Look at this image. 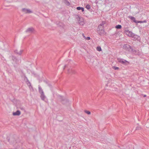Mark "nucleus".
Here are the masks:
<instances>
[{
  "label": "nucleus",
  "instance_id": "obj_1",
  "mask_svg": "<svg viewBox=\"0 0 149 149\" xmlns=\"http://www.w3.org/2000/svg\"><path fill=\"white\" fill-rule=\"evenodd\" d=\"M76 17L77 19L79 21V24L81 25H83L84 24V19L82 17H79L78 15H77L76 16Z\"/></svg>",
  "mask_w": 149,
  "mask_h": 149
},
{
  "label": "nucleus",
  "instance_id": "obj_2",
  "mask_svg": "<svg viewBox=\"0 0 149 149\" xmlns=\"http://www.w3.org/2000/svg\"><path fill=\"white\" fill-rule=\"evenodd\" d=\"M123 48L125 50L129 52H131V51L132 50V48L131 46L127 44L124 45L123 46Z\"/></svg>",
  "mask_w": 149,
  "mask_h": 149
},
{
  "label": "nucleus",
  "instance_id": "obj_3",
  "mask_svg": "<svg viewBox=\"0 0 149 149\" xmlns=\"http://www.w3.org/2000/svg\"><path fill=\"white\" fill-rule=\"evenodd\" d=\"M35 31L34 29L32 27H31L28 28L25 32L29 33H33Z\"/></svg>",
  "mask_w": 149,
  "mask_h": 149
},
{
  "label": "nucleus",
  "instance_id": "obj_4",
  "mask_svg": "<svg viewBox=\"0 0 149 149\" xmlns=\"http://www.w3.org/2000/svg\"><path fill=\"white\" fill-rule=\"evenodd\" d=\"M105 24V21H102L100 25L98 26V28L97 29V30H100L101 29H104V25Z\"/></svg>",
  "mask_w": 149,
  "mask_h": 149
},
{
  "label": "nucleus",
  "instance_id": "obj_5",
  "mask_svg": "<svg viewBox=\"0 0 149 149\" xmlns=\"http://www.w3.org/2000/svg\"><path fill=\"white\" fill-rule=\"evenodd\" d=\"M22 11L25 14L32 13V11L26 8H23Z\"/></svg>",
  "mask_w": 149,
  "mask_h": 149
},
{
  "label": "nucleus",
  "instance_id": "obj_6",
  "mask_svg": "<svg viewBox=\"0 0 149 149\" xmlns=\"http://www.w3.org/2000/svg\"><path fill=\"white\" fill-rule=\"evenodd\" d=\"M59 98L61 100L62 103L63 104H65V103L68 102V101L67 99H65L63 97H62L61 96H59Z\"/></svg>",
  "mask_w": 149,
  "mask_h": 149
},
{
  "label": "nucleus",
  "instance_id": "obj_7",
  "mask_svg": "<svg viewBox=\"0 0 149 149\" xmlns=\"http://www.w3.org/2000/svg\"><path fill=\"white\" fill-rule=\"evenodd\" d=\"M98 33L100 36H102L105 34V31L104 29H101L97 30Z\"/></svg>",
  "mask_w": 149,
  "mask_h": 149
},
{
  "label": "nucleus",
  "instance_id": "obj_8",
  "mask_svg": "<svg viewBox=\"0 0 149 149\" xmlns=\"http://www.w3.org/2000/svg\"><path fill=\"white\" fill-rule=\"evenodd\" d=\"M125 33L126 35L129 36L131 37L132 36V33L128 30H125Z\"/></svg>",
  "mask_w": 149,
  "mask_h": 149
},
{
  "label": "nucleus",
  "instance_id": "obj_9",
  "mask_svg": "<svg viewBox=\"0 0 149 149\" xmlns=\"http://www.w3.org/2000/svg\"><path fill=\"white\" fill-rule=\"evenodd\" d=\"M12 59L13 61H15L16 63H17L18 62V60L16 57L14 56H12Z\"/></svg>",
  "mask_w": 149,
  "mask_h": 149
},
{
  "label": "nucleus",
  "instance_id": "obj_10",
  "mask_svg": "<svg viewBox=\"0 0 149 149\" xmlns=\"http://www.w3.org/2000/svg\"><path fill=\"white\" fill-rule=\"evenodd\" d=\"M40 97L42 100L45 101V100L46 98V97L44 93L40 94Z\"/></svg>",
  "mask_w": 149,
  "mask_h": 149
},
{
  "label": "nucleus",
  "instance_id": "obj_11",
  "mask_svg": "<svg viewBox=\"0 0 149 149\" xmlns=\"http://www.w3.org/2000/svg\"><path fill=\"white\" fill-rule=\"evenodd\" d=\"M21 112L19 111L18 110L16 112H13V116H19Z\"/></svg>",
  "mask_w": 149,
  "mask_h": 149
},
{
  "label": "nucleus",
  "instance_id": "obj_12",
  "mask_svg": "<svg viewBox=\"0 0 149 149\" xmlns=\"http://www.w3.org/2000/svg\"><path fill=\"white\" fill-rule=\"evenodd\" d=\"M23 51V50H20L19 51H18L17 49H16L15 51L14 52L16 54L20 55Z\"/></svg>",
  "mask_w": 149,
  "mask_h": 149
},
{
  "label": "nucleus",
  "instance_id": "obj_13",
  "mask_svg": "<svg viewBox=\"0 0 149 149\" xmlns=\"http://www.w3.org/2000/svg\"><path fill=\"white\" fill-rule=\"evenodd\" d=\"M68 72L69 73H72L73 74H75L76 73V71L74 70L70 69L68 70Z\"/></svg>",
  "mask_w": 149,
  "mask_h": 149
},
{
  "label": "nucleus",
  "instance_id": "obj_14",
  "mask_svg": "<svg viewBox=\"0 0 149 149\" xmlns=\"http://www.w3.org/2000/svg\"><path fill=\"white\" fill-rule=\"evenodd\" d=\"M25 78L26 79H27V81H26V83L28 85V86H29V87L30 88V89L31 88H32V87L31 86V83H30V82H29V80L28 79H27V78L25 76Z\"/></svg>",
  "mask_w": 149,
  "mask_h": 149
},
{
  "label": "nucleus",
  "instance_id": "obj_15",
  "mask_svg": "<svg viewBox=\"0 0 149 149\" xmlns=\"http://www.w3.org/2000/svg\"><path fill=\"white\" fill-rule=\"evenodd\" d=\"M130 18L132 20H133L134 22L136 23H138V21L136 20L135 19V18L131 16L130 17Z\"/></svg>",
  "mask_w": 149,
  "mask_h": 149
},
{
  "label": "nucleus",
  "instance_id": "obj_16",
  "mask_svg": "<svg viewBox=\"0 0 149 149\" xmlns=\"http://www.w3.org/2000/svg\"><path fill=\"white\" fill-rule=\"evenodd\" d=\"M38 89L39 92L40 94L44 93L43 90H42V88L40 86H39Z\"/></svg>",
  "mask_w": 149,
  "mask_h": 149
},
{
  "label": "nucleus",
  "instance_id": "obj_17",
  "mask_svg": "<svg viewBox=\"0 0 149 149\" xmlns=\"http://www.w3.org/2000/svg\"><path fill=\"white\" fill-rule=\"evenodd\" d=\"M131 52H132V53L135 54H137L138 51L134 50L132 49V50L131 51Z\"/></svg>",
  "mask_w": 149,
  "mask_h": 149
},
{
  "label": "nucleus",
  "instance_id": "obj_18",
  "mask_svg": "<svg viewBox=\"0 0 149 149\" xmlns=\"http://www.w3.org/2000/svg\"><path fill=\"white\" fill-rule=\"evenodd\" d=\"M121 26L120 25H118L116 26V28L117 29H120L121 28Z\"/></svg>",
  "mask_w": 149,
  "mask_h": 149
},
{
  "label": "nucleus",
  "instance_id": "obj_19",
  "mask_svg": "<svg viewBox=\"0 0 149 149\" xmlns=\"http://www.w3.org/2000/svg\"><path fill=\"white\" fill-rule=\"evenodd\" d=\"M84 112L86 113H87V114H88V115H90L91 114V113L90 111H87L86 110H84Z\"/></svg>",
  "mask_w": 149,
  "mask_h": 149
},
{
  "label": "nucleus",
  "instance_id": "obj_20",
  "mask_svg": "<svg viewBox=\"0 0 149 149\" xmlns=\"http://www.w3.org/2000/svg\"><path fill=\"white\" fill-rule=\"evenodd\" d=\"M96 49L97 50L99 51H101L102 50L101 47L99 46L97 47Z\"/></svg>",
  "mask_w": 149,
  "mask_h": 149
},
{
  "label": "nucleus",
  "instance_id": "obj_21",
  "mask_svg": "<svg viewBox=\"0 0 149 149\" xmlns=\"http://www.w3.org/2000/svg\"><path fill=\"white\" fill-rule=\"evenodd\" d=\"M86 8L88 10L90 9L91 8V7L89 5L87 4L86 6Z\"/></svg>",
  "mask_w": 149,
  "mask_h": 149
},
{
  "label": "nucleus",
  "instance_id": "obj_22",
  "mask_svg": "<svg viewBox=\"0 0 149 149\" xmlns=\"http://www.w3.org/2000/svg\"><path fill=\"white\" fill-rule=\"evenodd\" d=\"M127 62L126 61L123 60L122 61H121V63L123 64H125Z\"/></svg>",
  "mask_w": 149,
  "mask_h": 149
},
{
  "label": "nucleus",
  "instance_id": "obj_23",
  "mask_svg": "<svg viewBox=\"0 0 149 149\" xmlns=\"http://www.w3.org/2000/svg\"><path fill=\"white\" fill-rule=\"evenodd\" d=\"M82 7H78L77 8V9L78 10H81Z\"/></svg>",
  "mask_w": 149,
  "mask_h": 149
},
{
  "label": "nucleus",
  "instance_id": "obj_24",
  "mask_svg": "<svg viewBox=\"0 0 149 149\" xmlns=\"http://www.w3.org/2000/svg\"><path fill=\"white\" fill-rule=\"evenodd\" d=\"M113 68L115 70H117V69H118V68H119L118 67H116V66H113Z\"/></svg>",
  "mask_w": 149,
  "mask_h": 149
},
{
  "label": "nucleus",
  "instance_id": "obj_25",
  "mask_svg": "<svg viewBox=\"0 0 149 149\" xmlns=\"http://www.w3.org/2000/svg\"><path fill=\"white\" fill-rule=\"evenodd\" d=\"M141 129V127H137L136 128V130H139Z\"/></svg>",
  "mask_w": 149,
  "mask_h": 149
},
{
  "label": "nucleus",
  "instance_id": "obj_26",
  "mask_svg": "<svg viewBox=\"0 0 149 149\" xmlns=\"http://www.w3.org/2000/svg\"><path fill=\"white\" fill-rule=\"evenodd\" d=\"M66 4L68 5L69 6L70 5V3L68 1H66Z\"/></svg>",
  "mask_w": 149,
  "mask_h": 149
},
{
  "label": "nucleus",
  "instance_id": "obj_27",
  "mask_svg": "<svg viewBox=\"0 0 149 149\" xmlns=\"http://www.w3.org/2000/svg\"><path fill=\"white\" fill-rule=\"evenodd\" d=\"M19 108L22 110H24V108L23 107H19Z\"/></svg>",
  "mask_w": 149,
  "mask_h": 149
},
{
  "label": "nucleus",
  "instance_id": "obj_28",
  "mask_svg": "<svg viewBox=\"0 0 149 149\" xmlns=\"http://www.w3.org/2000/svg\"><path fill=\"white\" fill-rule=\"evenodd\" d=\"M118 61L119 62L121 63V61H122L123 60V59H118Z\"/></svg>",
  "mask_w": 149,
  "mask_h": 149
},
{
  "label": "nucleus",
  "instance_id": "obj_29",
  "mask_svg": "<svg viewBox=\"0 0 149 149\" xmlns=\"http://www.w3.org/2000/svg\"><path fill=\"white\" fill-rule=\"evenodd\" d=\"M86 39L87 40H89L90 39V37H88L86 38Z\"/></svg>",
  "mask_w": 149,
  "mask_h": 149
},
{
  "label": "nucleus",
  "instance_id": "obj_30",
  "mask_svg": "<svg viewBox=\"0 0 149 149\" xmlns=\"http://www.w3.org/2000/svg\"><path fill=\"white\" fill-rule=\"evenodd\" d=\"M60 23L61 24L60 25V26H62V27H63V25L62 24V23Z\"/></svg>",
  "mask_w": 149,
  "mask_h": 149
},
{
  "label": "nucleus",
  "instance_id": "obj_31",
  "mask_svg": "<svg viewBox=\"0 0 149 149\" xmlns=\"http://www.w3.org/2000/svg\"><path fill=\"white\" fill-rule=\"evenodd\" d=\"M81 10L82 12H83L84 11V9L83 8H82V9H81Z\"/></svg>",
  "mask_w": 149,
  "mask_h": 149
},
{
  "label": "nucleus",
  "instance_id": "obj_32",
  "mask_svg": "<svg viewBox=\"0 0 149 149\" xmlns=\"http://www.w3.org/2000/svg\"><path fill=\"white\" fill-rule=\"evenodd\" d=\"M138 23H143V21H138Z\"/></svg>",
  "mask_w": 149,
  "mask_h": 149
},
{
  "label": "nucleus",
  "instance_id": "obj_33",
  "mask_svg": "<svg viewBox=\"0 0 149 149\" xmlns=\"http://www.w3.org/2000/svg\"><path fill=\"white\" fill-rule=\"evenodd\" d=\"M67 65H65L64 66V68H63V69L64 70L65 68L67 67Z\"/></svg>",
  "mask_w": 149,
  "mask_h": 149
},
{
  "label": "nucleus",
  "instance_id": "obj_34",
  "mask_svg": "<svg viewBox=\"0 0 149 149\" xmlns=\"http://www.w3.org/2000/svg\"><path fill=\"white\" fill-rule=\"evenodd\" d=\"M95 3L97 4V3H98V1H97V0H95Z\"/></svg>",
  "mask_w": 149,
  "mask_h": 149
},
{
  "label": "nucleus",
  "instance_id": "obj_35",
  "mask_svg": "<svg viewBox=\"0 0 149 149\" xmlns=\"http://www.w3.org/2000/svg\"><path fill=\"white\" fill-rule=\"evenodd\" d=\"M143 23L146 22V20H144L143 21Z\"/></svg>",
  "mask_w": 149,
  "mask_h": 149
},
{
  "label": "nucleus",
  "instance_id": "obj_36",
  "mask_svg": "<svg viewBox=\"0 0 149 149\" xmlns=\"http://www.w3.org/2000/svg\"><path fill=\"white\" fill-rule=\"evenodd\" d=\"M146 95H143V97H146Z\"/></svg>",
  "mask_w": 149,
  "mask_h": 149
}]
</instances>
